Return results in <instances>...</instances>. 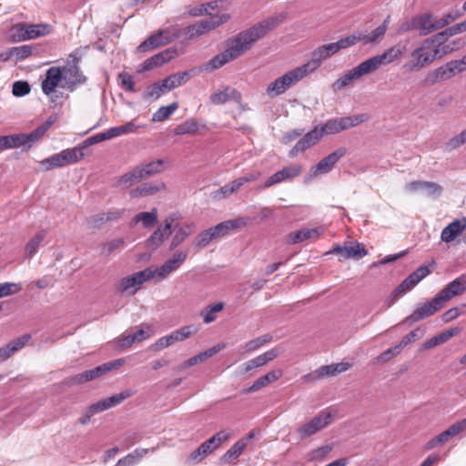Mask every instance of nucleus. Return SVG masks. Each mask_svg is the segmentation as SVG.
Segmentation results:
<instances>
[{
    "label": "nucleus",
    "instance_id": "obj_1",
    "mask_svg": "<svg viewBox=\"0 0 466 466\" xmlns=\"http://www.w3.org/2000/svg\"><path fill=\"white\" fill-rule=\"evenodd\" d=\"M286 19L285 13L268 16L253 25L249 28L240 31L225 41L226 49L212 57L206 66L207 70H216L226 64L236 60L250 50L254 44L267 34L277 28Z\"/></svg>",
    "mask_w": 466,
    "mask_h": 466
},
{
    "label": "nucleus",
    "instance_id": "obj_2",
    "mask_svg": "<svg viewBox=\"0 0 466 466\" xmlns=\"http://www.w3.org/2000/svg\"><path fill=\"white\" fill-rule=\"evenodd\" d=\"M441 45V41L436 38V35L426 38L419 47H416L411 52V60L405 63L403 65V68L410 72L419 71L431 64L436 58L441 57L442 55H446L454 49L447 45L442 46V50L441 52L440 46Z\"/></svg>",
    "mask_w": 466,
    "mask_h": 466
},
{
    "label": "nucleus",
    "instance_id": "obj_3",
    "mask_svg": "<svg viewBox=\"0 0 466 466\" xmlns=\"http://www.w3.org/2000/svg\"><path fill=\"white\" fill-rule=\"evenodd\" d=\"M229 19L230 15L227 13L210 15L208 18L186 26L184 28V36L188 40H192L211 32L227 23Z\"/></svg>",
    "mask_w": 466,
    "mask_h": 466
},
{
    "label": "nucleus",
    "instance_id": "obj_4",
    "mask_svg": "<svg viewBox=\"0 0 466 466\" xmlns=\"http://www.w3.org/2000/svg\"><path fill=\"white\" fill-rule=\"evenodd\" d=\"M308 75L306 68L298 66L271 82L267 87V94L269 96H280Z\"/></svg>",
    "mask_w": 466,
    "mask_h": 466
},
{
    "label": "nucleus",
    "instance_id": "obj_5",
    "mask_svg": "<svg viewBox=\"0 0 466 466\" xmlns=\"http://www.w3.org/2000/svg\"><path fill=\"white\" fill-rule=\"evenodd\" d=\"M443 307L441 299L436 295L430 301L417 304L415 309L407 316L400 324L411 325L434 315Z\"/></svg>",
    "mask_w": 466,
    "mask_h": 466
},
{
    "label": "nucleus",
    "instance_id": "obj_6",
    "mask_svg": "<svg viewBox=\"0 0 466 466\" xmlns=\"http://www.w3.org/2000/svg\"><path fill=\"white\" fill-rule=\"evenodd\" d=\"M302 171V166L298 163L285 166L280 170L268 177L262 185L258 186V189L265 190L277 184L290 182L296 177H299Z\"/></svg>",
    "mask_w": 466,
    "mask_h": 466
},
{
    "label": "nucleus",
    "instance_id": "obj_7",
    "mask_svg": "<svg viewBox=\"0 0 466 466\" xmlns=\"http://www.w3.org/2000/svg\"><path fill=\"white\" fill-rule=\"evenodd\" d=\"M52 125L53 121L51 119H48L28 134L19 133L10 135L13 147L17 148L25 147L27 149L31 148L35 142H37L44 137V135L51 127Z\"/></svg>",
    "mask_w": 466,
    "mask_h": 466
},
{
    "label": "nucleus",
    "instance_id": "obj_8",
    "mask_svg": "<svg viewBox=\"0 0 466 466\" xmlns=\"http://www.w3.org/2000/svg\"><path fill=\"white\" fill-rule=\"evenodd\" d=\"M198 331V328L195 325H187L180 329L172 331L170 334L161 337L158 339L151 348L154 350H162L176 342L183 341L189 338L191 335L196 334Z\"/></svg>",
    "mask_w": 466,
    "mask_h": 466
},
{
    "label": "nucleus",
    "instance_id": "obj_9",
    "mask_svg": "<svg viewBox=\"0 0 466 466\" xmlns=\"http://www.w3.org/2000/svg\"><path fill=\"white\" fill-rule=\"evenodd\" d=\"M461 70L456 60H451L438 68L430 71L424 78V85L427 86H433L437 83L449 80Z\"/></svg>",
    "mask_w": 466,
    "mask_h": 466
},
{
    "label": "nucleus",
    "instance_id": "obj_10",
    "mask_svg": "<svg viewBox=\"0 0 466 466\" xmlns=\"http://www.w3.org/2000/svg\"><path fill=\"white\" fill-rule=\"evenodd\" d=\"M333 414L329 411L322 410L313 417L309 421L298 429L301 440H305L322 429L326 428L332 421Z\"/></svg>",
    "mask_w": 466,
    "mask_h": 466
},
{
    "label": "nucleus",
    "instance_id": "obj_11",
    "mask_svg": "<svg viewBox=\"0 0 466 466\" xmlns=\"http://www.w3.org/2000/svg\"><path fill=\"white\" fill-rule=\"evenodd\" d=\"M124 363L122 359L115 360L109 362H106L102 365H99L92 370H86L82 373L75 375L71 381L75 384H82L87 381L94 380L108 371H111L118 367H120Z\"/></svg>",
    "mask_w": 466,
    "mask_h": 466
},
{
    "label": "nucleus",
    "instance_id": "obj_12",
    "mask_svg": "<svg viewBox=\"0 0 466 466\" xmlns=\"http://www.w3.org/2000/svg\"><path fill=\"white\" fill-rule=\"evenodd\" d=\"M152 279V269L150 268H147L146 269L136 272L131 276L123 278L117 285V290L122 293L130 291L133 295L143 283Z\"/></svg>",
    "mask_w": 466,
    "mask_h": 466
},
{
    "label": "nucleus",
    "instance_id": "obj_13",
    "mask_svg": "<svg viewBox=\"0 0 466 466\" xmlns=\"http://www.w3.org/2000/svg\"><path fill=\"white\" fill-rule=\"evenodd\" d=\"M368 66L366 61L361 62L357 66L346 72L344 75L339 76L331 86L334 92L344 89L349 86L350 83L357 80L366 75L371 74L370 69Z\"/></svg>",
    "mask_w": 466,
    "mask_h": 466
},
{
    "label": "nucleus",
    "instance_id": "obj_14",
    "mask_svg": "<svg viewBox=\"0 0 466 466\" xmlns=\"http://www.w3.org/2000/svg\"><path fill=\"white\" fill-rule=\"evenodd\" d=\"M187 258V251L175 252L169 259L164 262L163 265H161L160 267L157 268L154 270L152 269L153 279L157 278V280H163L171 272L178 269L180 266L185 262Z\"/></svg>",
    "mask_w": 466,
    "mask_h": 466
},
{
    "label": "nucleus",
    "instance_id": "obj_15",
    "mask_svg": "<svg viewBox=\"0 0 466 466\" xmlns=\"http://www.w3.org/2000/svg\"><path fill=\"white\" fill-rule=\"evenodd\" d=\"M404 51L405 47L394 46L385 50L382 54L374 56L365 61L370 67L369 69L373 73L380 66L392 63L394 60L401 56L404 54Z\"/></svg>",
    "mask_w": 466,
    "mask_h": 466
},
{
    "label": "nucleus",
    "instance_id": "obj_16",
    "mask_svg": "<svg viewBox=\"0 0 466 466\" xmlns=\"http://www.w3.org/2000/svg\"><path fill=\"white\" fill-rule=\"evenodd\" d=\"M346 148L339 147L334 152L321 159L317 165L313 166L309 170L310 177L324 175L332 170L336 163L346 155Z\"/></svg>",
    "mask_w": 466,
    "mask_h": 466
},
{
    "label": "nucleus",
    "instance_id": "obj_17",
    "mask_svg": "<svg viewBox=\"0 0 466 466\" xmlns=\"http://www.w3.org/2000/svg\"><path fill=\"white\" fill-rule=\"evenodd\" d=\"M330 253L340 255L344 259H360L368 254V251L362 243L347 241L343 246L334 247Z\"/></svg>",
    "mask_w": 466,
    "mask_h": 466
},
{
    "label": "nucleus",
    "instance_id": "obj_18",
    "mask_svg": "<svg viewBox=\"0 0 466 466\" xmlns=\"http://www.w3.org/2000/svg\"><path fill=\"white\" fill-rule=\"evenodd\" d=\"M466 291V273L461 274L454 280L446 285L437 296L444 304L446 301L451 299L456 296H460Z\"/></svg>",
    "mask_w": 466,
    "mask_h": 466
},
{
    "label": "nucleus",
    "instance_id": "obj_19",
    "mask_svg": "<svg viewBox=\"0 0 466 466\" xmlns=\"http://www.w3.org/2000/svg\"><path fill=\"white\" fill-rule=\"evenodd\" d=\"M171 43L167 28L159 29L138 46L140 52H147L152 49L166 46Z\"/></svg>",
    "mask_w": 466,
    "mask_h": 466
},
{
    "label": "nucleus",
    "instance_id": "obj_20",
    "mask_svg": "<svg viewBox=\"0 0 466 466\" xmlns=\"http://www.w3.org/2000/svg\"><path fill=\"white\" fill-rule=\"evenodd\" d=\"M416 30L420 32V35H427L435 32L440 28L438 17L431 13H424L414 15Z\"/></svg>",
    "mask_w": 466,
    "mask_h": 466
},
{
    "label": "nucleus",
    "instance_id": "obj_21",
    "mask_svg": "<svg viewBox=\"0 0 466 466\" xmlns=\"http://www.w3.org/2000/svg\"><path fill=\"white\" fill-rule=\"evenodd\" d=\"M178 56L176 48H167L153 56L146 59L142 64V70L149 71L161 66Z\"/></svg>",
    "mask_w": 466,
    "mask_h": 466
},
{
    "label": "nucleus",
    "instance_id": "obj_22",
    "mask_svg": "<svg viewBox=\"0 0 466 466\" xmlns=\"http://www.w3.org/2000/svg\"><path fill=\"white\" fill-rule=\"evenodd\" d=\"M63 78L62 70L58 66H52L46 72V78L42 81V91L45 95L50 96L55 92Z\"/></svg>",
    "mask_w": 466,
    "mask_h": 466
},
{
    "label": "nucleus",
    "instance_id": "obj_23",
    "mask_svg": "<svg viewBox=\"0 0 466 466\" xmlns=\"http://www.w3.org/2000/svg\"><path fill=\"white\" fill-rule=\"evenodd\" d=\"M466 229V218H457L448 224L441 233V239L445 243L452 242Z\"/></svg>",
    "mask_w": 466,
    "mask_h": 466
},
{
    "label": "nucleus",
    "instance_id": "obj_24",
    "mask_svg": "<svg viewBox=\"0 0 466 466\" xmlns=\"http://www.w3.org/2000/svg\"><path fill=\"white\" fill-rule=\"evenodd\" d=\"M247 225V222L244 218H237L235 219H229L223 222L218 223L215 227L211 228L212 232L214 233L215 239L225 237L231 230H237L244 228Z\"/></svg>",
    "mask_w": 466,
    "mask_h": 466
},
{
    "label": "nucleus",
    "instance_id": "obj_25",
    "mask_svg": "<svg viewBox=\"0 0 466 466\" xmlns=\"http://www.w3.org/2000/svg\"><path fill=\"white\" fill-rule=\"evenodd\" d=\"M390 15L383 21V23L379 25L376 29L371 31L370 33H367L364 31H359L360 34V41L364 45H373L378 44L381 41L388 28V25L390 23Z\"/></svg>",
    "mask_w": 466,
    "mask_h": 466
},
{
    "label": "nucleus",
    "instance_id": "obj_26",
    "mask_svg": "<svg viewBox=\"0 0 466 466\" xmlns=\"http://www.w3.org/2000/svg\"><path fill=\"white\" fill-rule=\"evenodd\" d=\"M282 376V370L278 369L268 372L267 374L259 377L253 384L245 390L246 393L255 392L262 388H265L268 384L278 380Z\"/></svg>",
    "mask_w": 466,
    "mask_h": 466
},
{
    "label": "nucleus",
    "instance_id": "obj_27",
    "mask_svg": "<svg viewBox=\"0 0 466 466\" xmlns=\"http://www.w3.org/2000/svg\"><path fill=\"white\" fill-rule=\"evenodd\" d=\"M171 234L172 230H169V224L159 226L147 239V247L151 249L158 248Z\"/></svg>",
    "mask_w": 466,
    "mask_h": 466
},
{
    "label": "nucleus",
    "instance_id": "obj_28",
    "mask_svg": "<svg viewBox=\"0 0 466 466\" xmlns=\"http://www.w3.org/2000/svg\"><path fill=\"white\" fill-rule=\"evenodd\" d=\"M59 154L64 167L77 163L86 156L80 144L75 147L64 149Z\"/></svg>",
    "mask_w": 466,
    "mask_h": 466
},
{
    "label": "nucleus",
    "instance_id": "obj_29",
    "mask_svg": "<svg viewBox=\"0 0 466 466\" xmlns=\"http://www.w3.org/2000/svg\"><path fill=\"white\" fill-rule=\"evenodd\" d=\"M329 57V54L327 53L324 46H319L311 53L310 60L303 64L302 67L307 69L308 74H310L320 66L323 60H326Z\"/></svg>",
    "mask_w": 466,
    "mask_h": 466
},
{
    "label": "nucleus",
    "instance_id": "obj_30",
    "mask_svg": "<svg viewBox=\"0 0 466 466\" xmlns=\"http://www.w3.org/2000/svg\"><path fill=\"white\" fill-rule=\"evenodd\" d=\"M406 187L410 192L424 190L428 196L440 195L442 190L441 187L435 182L420 180L409 183Z\"/></svg>",
    "mask_w": 466,
    "mask_h": 466
},
{
    "label": "nucleus",
    "instance_id": "obj_31",
    "mask_svg": "<svg viewBox=\"0 0 466 466\" xmlns=\"http://www.w3.org/2000/svg\"><path fill=\"white\" fill-rule=\"evenodd\" d=\"M240 94L232 87L227 86L224 90L211 95L210 100L215 105H223L230 99H239Z\"/></svg>",
    "mask_w": 466,
    "mask_h": 466
},
{
    "label": "nucleus",
    "instance_id": "obj_32",
    "mask_svg": "<svg viewBox=\"0 0 466 466\" xmlns=\"http://www.w3.org/2000/svg\"><path fill=\"white\" fill-rule=\"evenodd\" d=\"M69 78L66 81V87L70 91H74L77 85L85 84L87 80L86 76L83 75L77 65H74L67 69Z\"/></svg>",
    "mask_w": 466,
    "mask_h": 466
},
{
    "label": "nucleus",
    "instance_id": "obj_33",
    "mask_svg": "<svg viewBox=\"0 0 466 466\" xmlns=\"http://www.w3.org/2000/svg\"><path fill=\"white\" fill-rule=\"evenodd\" d=\"M247 447V441L245 439H241L238 441L234 445L227 451V452L222 456L221 461L223 463H231L235 462L238 458L242 454L244 450Z\"/></svg>",
    "mask_w": 466,
    "mask_h": 466
},
{
    "label": "nucleus",
    "instance_id": "obj_34",
    "mask_svg": "<svg viewBox=\"0 0 466 466\" xmlns=\"http://www.w3.org/2000/svg\"><path fill=\"white\" fill-rule=\"evenodd\" d=\"M230 437V433L227 431H220L213 435L211 438L202 443L207 449V451L211 453L217 448H218L223 442L228 441Z\"/></svg>",
    "mask_w": 466,
    "mask_h": 466
},
{
    "label": "nucleus",
    "instance_id": "obj_35",
    "mask_svg": "<svg viewBox=\"0 0 466 466\" xmlns=\"http://www.w3.org/2000/svg\"><path fill=\"white\" fill-rule=\"evenodd\" d=\"M194 225L191 224H184L183 226L179 227L177 230L175 235L172 238L170 247L169 248L175 249L177 247H178L181 243H183L187 237L192 233Z\"/></svg>",
    "mask_w": 466,
    "mask_h": 466
},
{
    "label": "nucleus",
    "instance_id": "obj_36",
    "mask_svg": "<svg viewBox=\"0 0 466 466\" xmlns=\"http://www.w3.org/2000/svg\"><path fill=\"white\" fill-rule=\"evenodd\" d=\"M321 138V131L319 130V127H316L298 141L299 147L305 151L317 144Z\"/></svg>",
    "mask_w": 466,
    "mask_h": 466
},
{
    "label": "nucleus",
    "instance_id": "obj_37",
    "mask_svg": "<svg viewBox=\"0 0 466 466\" xmlns=\"http://www.w3.org/2000/svg\"><path fill=\"white\" fill-rule=\"evenodd\" d=\"M46 236V230L42 229L37 232L25 246V256L29 258H33Z\"/></svg>",
    "mask_w": 466,
    "mask_h": 466
},
{
    "label": "nucleus",
    "instance_id": "obj_38",
    "mask_svg": "<svg viewBox=\"0 0 466 466\" xmlns=\"http://www.w3.org/2000/svg\"><path fill=\"white\" fill-rule=\"evenodd\" d=\"M319 236V232L318 228H301L291 232L289 234V239L292 243L296 244L312 238H318Z\"/></svg>",
    "mask_w": 466,
    "mask_h": 466
},
{
    "label": "nucleus",
    "instance_id": "obj_39",
    "mask_svg": "<svg viewBox=\"0 0 466 466\" xmlns=\"http://www.w3.org/2000/svg\"><path fill=\"white\" fill-rule=\"evenodd\" d=\"M39 52L38 45H23L15 46V58L16 62L25 60L31 56L37 55Z\"/></svg>",
    "mask_w": 466,
    "mask_h": 466
},
{
    "label": "nucleus",
    "instance_id": "obj_40",
    "mask_svg": "<svg viewBox=\"0 0 466 466\" xmlns=\"http://www.w3.org/2000/svg\"><path fill=\"white\" fill-rule=\"evenodd\" d=\"M463 32H466V19L463 22L458 23L440 33H437L436 38L440 39L441 43L444 44L449 37Z\"/></svg>",
    "mask_w": 466,
    "mask_h": 466
},
{
    "label": "nucleus",
    "instance_id": "obj_41",
    "mask_svg": "<svg viewBox=\"0 0 466 466\" xmlns=\"http://www.w3.org/2000/svg\"><path fill=\"white\" fill-rule=\"evenodd\" d=\"M157 220V212L156 208H153L149 212H140L137 214L133 218V223L137 224L142 222L144 228H148L153 227Z\"/></svg>",
    "mask_w": 466,
    "mask_h": 466
},
{
    "label": "nucleus",
    "instance_id": "obj_42",
    "mask_svg": "<svg viewBox=\"0 0 466 466\" xmlns=\"http://www.w3.org/2000/svg\"><path fill=\"white\" fill-rule=\"evenodd\" d=\"M163 165H164L163 160L157 159L156 161H151L147 164L137 166V168L140 169L141 174L143 175V179H144L152 175L161 172L164 169Z\"/></svg>",
    "mask_w": 466,
    "mask_h": 466
},
{
    "label": "nucleus",
    "instance_id": "obj_43",
    "mask_svg": "<svg viewBox=\"0 0 466 466\" xmlns=\"http://www.w3.org/2000/svg\"><path fill=\"white\" fill-rule=\"evenodd\" d=\"M223 309V302H217L207 306L201 312L204 322L207 324L213 322L217 319L216 313L220 312Z\"/></svg>",
    "mask_w": 466,
    "mask_h": 466
},
{
    "label": "nucleus",
    "instance_id": "obj_44",
    "mask_svg": "<svg viewBox=\"0 0 466 466\" xmlns=\"http://www.w3.org/2000/svg\"><path fill=\"white\" fill-rule=\"evenodd\" d=\"M178 107L177 102H173L167 106L159 107L152 116L153 122H163L167 119Z\"/></svg>",
    "mask_w": 466,
    "mask_h": 466
},
{
    "label": "nucleus",
    "instance_id": "obj_45",
    "mask_svg": "<svg viewBox=\"0 0 466 466\" xmlns=\"http://www.w3.org/2000/svg\"><path fill=\"white\" fill-rule=\"evenodd\" d=\"M8 38L11 42H22L26 39V24L14 25L8 31Z\"/></svg>",
    "mask_w": 466,
    "mask_h": 466
},
{
    "label": "nucleus",
    "instance_id": "obj_46",
    "mask_svg": "<svg viewBox=\"0 0 466 466\" xmlns=\"http://www.w3.org/2000/svg\"><path fill=\"white\" fill-rule=\"evenodd\" d=\"M368 117L365 115H358V116H344L338 118L340 132L346 129H349L350 127H356L364 121H366Z\"/></svg>",
    "mask_w": 466,
    "mask_h": 466
},
{
    "label": "nucleus",
    "instance_id": "obj_47",
    "mask_svg": "<svg viewBox=\"0 0 466 466\" xmlns=\"http://www.w3.org/2000/svg\"><path fill=\"white\" fill-rule=\"evenodd\" d=\"M159 189L160 187L158 186L147 182L141 184L136 189L132 190L130 195L132 198L146 197L154 195L155 193L158 192Z\"/></svg>",
    "mask_w": 466,
    "mask_h": 466
},
{
    "label": "nucleus",
    "instance_id": "obj_48",
    "mask_svg": "<svg viewBox=\"0 0 466 466\" xmlns=\"http://www.w3.org/2000/svg\"><path fill=\"white\" fill-rule=\"evenodd\" d=\"M142 179L143 175L141 174L140 169H138L137 167L133 168L130 172H127L125 175H123L118 180V185L130 187Z\"/></svg>",
    "mask_w": 466,
    "mask_h": 466
},
{
    "label": "nucleus",
    "instance_id": "obj_49",
    "mask_svg": "<svg viewBox=\"0 0 466 466\" xmlns=\"http://www.w3.org/2000/svg\"><path fill=\"white\" fill-rule=\"evenodd\" d=\"M334 364L320 367L319 370L308 374L306 377L311 380H319L324 377L336 375Z\"/></svg>",
    "mask_w": 466,
    "mask_h": 466
},
{
    "label": "nucleus",
    "instance_id": "obj_50",
    "mask_svg": "<svg viewBox=\"0 0 466 466\" xmlns=\"http://www.w3.org/2000/svg\"><path fill=\"white\" fill-rule=\"evenodd\" d=\"M213 239H215L214 233L211 228L200 232L194 239V245L198 248H203L207 247Z\"/></svg>",
    "mask_w": 466,
    "mask_h": 466
},
{
    "label": "nucleus",
    "instance_id": "obj_51",
    "mask_svg": "<svg viewBox=\"0 0 466 466\" xmlns=\"http://www.w3.org/2000/svg\"><path fill=\"white\" fill-rule=\"evenodd\" d=\"M47 28V25H26V39L30 40L46 35Z\"/></svg>",
    "mask_w": 466,
    "mask_h": 466
},
{
    "label": "nucleus",
    "instance_id": "obj_52",
    "mask_svg": "<svg viewBox=\"0 0 466 466\" xmlns=\"http://www.w3.org/2000/svg\"><path fill=\"white\" fill-rule=\"evenodd\" d=\"M271 340L272 336L270 334L263 335L261 337L248 341L245 344V350L249 352L254 351Z\"/></svg>",
    "mask_w": 466,
    "mask_h": 466
},
{
    "label": "nucleus",
    "instance_id": "obj_53",
    "mask_svg": "<svg viewBox=\"0 0 466 466\" xmlns=\"http://www.w3.org/2000/svg\"><path fill=\"white\" fill-rule=\"evenodd\" d=\"M31 339V335L29 334H24L18 338H15L12 341H10L7 344V347L11 352V354H15L18 350H20L22 348H24L28 341Z\"/></svg>",
    "mask_w": 466,
    "mask_h": 466
},
{
    "label": "nucleus",
    "instance_id": "obj_54",
    "mask_svg": "<svg viewBox=\"0 0 466 466\" xmlns=\"http://www.w3.org/2000/svg\"><path fill=\"white\" fill-rule=\"evenodd\" d=\"M464 12L465 11H463V8L461 10L455 9V10H451V11L448 12L441 17L438 18V23H439L440 28L441 29V28L445 27L446 25H450L451 22H453L457 18L461 17Z\"/></svg>",
    "mask_w": 466,
    "mask_h": 466
},
{
    "label": "nucleus",
    "instance_id": "obj_55",
    "mask_svg": "<svg viewBox=\"0 0 466 466\" xmlns=\"http://www.w3.org/2000/svg\"><path fill=\"white\" fill-rule=\"evenodd\" d=\"M198 130V123L193 120L189 119L182 124L178 125L176 127V134L177 135H186V134H194Z\"/></svg>",
    "mask_w": 466,
    "mask_h": 466
},
{
    "label": "nucleus",
    "instance_id": "obj_56",
    "mask_svg": "<svg viewBox=\"0 0 466 466\" xmlns=\"http://www.w3.org/2000/svg\"><path fill=\"white\" fill-rule=\"evenodd\" d=\"M22 289L20 283H0V299L18 293Z\"/></svg>",
    "mask_w": 466,
    "mask_h": 466
},
{
    "label": "nucleus",
    "instance_id": "obj_57",
    "mask_svg": "<svg viewBox=\"0 0 466 466\" xmlns=\"http://www.w3.org/2000/svg\"><path fill=\"white\" fill-rule=\"evenodd\" d=\"M118 79L121 82V86L126 92L135 93L137 89L135 87V82L133 76L127 72H121L118 74Z\"/></svg>",
    "mask_w": 466,
    "mask_h": 466
},
{
    "label": "nucleus",
    "instance_id": "obj_58",
    "mask_svg": "<svg viewBox=\"0 0 466 466\" xmlns=\"http://www.w3.org/2000/svg\"><path fill=\"white\" fill-rule=\"evenodd\" d=\"M41 166H43L46 171L64 167L59 153L54 154L42 160Z\"/></svg>",
    "mask_w": 466,
    "mask_h": 466
},
{
    "label": "nucleus",
    "instance_id": "obj_59",
    "mask_svg": "<svg viewBox=\"0 0 466 466\" xmlns=\"http://www.w3.org/2000/svg\"><path fill=\"white\" fill-rule=\"evenodd\" d=\"M165 91L161 86L160 82H156L150 86H148L143 95L145 99H157Z\"/></svg>",
    "mask_w": 466,
    "mask_h": 466
},
{
    "label": "nucleus",
    "instance_id": "obj_60",
    "mask_svg": "<svg viewBox=\"0 0 466 466\" xmlns=\"http://www.w3.org/2000/svg\"><path fill=\"white\" fill-rule=\"evenodd\" d=\"M321 131V137L324 134L333 135L340 132L339 124L338 118H332L328 120L323 126L319 127Z\"/></svg>",
    "mask_w": 466,
    "mask_h": 466
},
{
    "label": "nucleus",
    "instance_id": "obj_61",
    "mask_svg": "<svg viewBox=\"0 0 466 466\" xmlns=\"http://www.w3.org/2000/svg\"><path fill=\"white\" fill-rule=\"evenodd\" d=\"M424 335V329L421 328H417L414 330L408 333L406 336L402 338L400 341V346L404 349L410 343L416 341L417 339L422 338Z\"/></svg>",
    "mask_w": 466,
    "mask_h": 466
},
{
    "label": "nucleus",
    "instance_id": "obj_62",
    "mask_svg": "<svg viewBox=\"0 0 466 466\" xmlns=\"http://www.w3.org/2000/svg\"><path fill=\"white\" fill-rule=\"evenodd\" d=\"M131 392L129 390L122 391L118 394L112 395L108 398H106V403L107 405V408H113L123 402L126 399L129 398L131 396Z\"/></svg>",
    "mask_w": 466,
    "mask_h": 466
},
{
    "label": "nucleus",
    "instance_id": "obj_63",
    "mask_svg": "<svg viewBox=\"0 0 466 466\" xmlns=\"http://www.w3.org/2000/svg\"><path fill=\"white\" fill-rule=\"evenodd\" d=\"M30 90V85L26 81H15L13 84L12 93L15 96H24L29 94Z\"/></svg>",
    "mask_w": 466,
    "mask_h": 466
},
{
    "label": "nucleus",
    "instance_id": "obj_64",
    "mask_svg": "<svg viewBox=\"0 0 466 466\" xmlns=\"http://www.w3.org/2000/svg\"><path fill=\"white\" fill-rule=\"evenodd\" d=\"M403 350V348L400 346V344H397L393 347H390L389 348L388 350H386L385 351H383L379 357H378V360L380 362H387L389 361L390 359H392L393 357L399 355L401 350Z\"/></svg>",
    "mask_w": 466,
    "mask_h": 466
}]
</instances>
